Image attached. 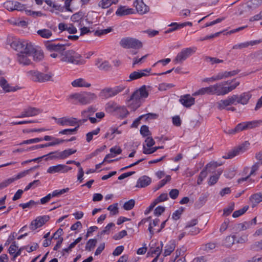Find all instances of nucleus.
I'll list each match as a JSON object with an SVG mask.
<instances>
[{
    "label": "nucleus",
    "mask_w": 262,
    "mask_h": 262,
    "mask_svg": "<svg viewBox=\"0 0 262 262\" xmlns=\"http://www.w3.org/2000/svg\"><path fill=\"white\" fill-rule=\"evenodd\" d=\"M84 17V14L82 12L79 11L72 15L71 19L73 22L79 21V26L82 27L83 26H85L83 19Z\"/></svg>",
    "instance_id": "nucleus-22"
},
{
    "label": "nucleus",
    "mask_w": 262,
    "mask_h": 262,
    "mask_svg": "<svg viewBox=\"0 0 262 262\" xmlns=\"http://www.w3.org/2000/svg\"><path fill=\"white\" fill-rule=\"evenodd\" d=\"M250 143L248 141H245L237 147L235 148L232 150L229 151L228 154L223 156V158L226 159H232L239 154L243 153L246 151Z\"/></svg>",
    "instance_id": "nucleus-6"
},
{
    "label": "nucleus",
    "mask_w": 262,
    "mask_h": 262,
    "mask_svg": "<svg viewBox=\"0 0 262 262\" xmlns=\"http://www.w3.org/2000/svg\"><path fill=\"white\" fill-rule=\"evenodd\" d=\"M163 246V244L162 242H161L160 246H157L155 248L151 247L150 248L149 251L147 253V255H150L151 256H153V254H155L156 255L159 256L162 252Z\"/></svg>",
    "instance_id": "nucleus-34"
},
{
    "label": "nucleus",
    "mask_w": 262,
    "mask_h": 262,
    "mask_svg": "<svg viewBox=\"0 0 262 262\" xmlns=\"http://www.w3.org/2000/svg\"><path fill=\"white\" fill-rule=\"evenodd\" d=\"M139 94V93L138 91H136L133 93L129 99L128 100L129 101H133V102H135V104H130L129 106V107L134 111L138 108L140 105V99L141 98H142V97L140 96V95Z\"/></svg>",
    "instance_id": "nucleus-18"
},
{
    "label": "nucleus",
    "mask_w": 262,
    "mask_h": 262,
    "mask_svg": "<svg viewBox=\"0 0 262 262\" xmlns=\"http://www.w3.org/2000/svg\"><path fill=\"white\" fill-rule=\"evenodd\" d=\"M207 172L206 169L202 170L198 177L197 183L198 185H201L204 179L207 177Z\"/></svg>",
    "instance_id": "nucleus-55"
},
{
    "label": "nucleus",
    "mask_w": 262,
    "mask_h": 262,
    "mask_svg": "<svg viewBox=\"0 0 262 262\" xmlns=\"http://www.w3.org/2000/svg\"><path fill=\"white\" fill-rule=\"evenodd\" d=\"M230 105L228 99L221 100L217 102V107L219 110L225 109L227 106Z\"/></svg>",
    "instance_id": "nucleus-43"
},
{
    "label": "nucleus",
    "mask_w": 262,
    "mask_h": 262,
    "mask_svg": "<svg viewBox=\"0 0 262 262\" xmlns=\"http://www.w3.org/2000/svg\"><path fill=\"white\" fill-rule=\"evenodd\" d=\"M168 199V195L166 193L161 194L158 197H157L155 200V202L156 203L158 204L160 202H164L166 201Z\"/></svg>",
    "instance_id": "nucleus-63"
},
{
    "label": "nucleus",
    "mask_w": 262,
    "mask_h": 262,
    "mask_svg": "<svg viewBox=\"0 0 262 262\" xmlns=\"http://www.w3.org/2000/svg\"><path fill=\"white\" fill-rule=\"evenodd\" d=\"M249 206H245L243 208L234 211L232 214V216L234 218L239 217L244 214L248 209Z\"/></svg>",
    "instance_id": "nucleus-47"
},
{
    "label": "nucleus",
    "mask_w": 262,
    "mask_h": 262,
    "mask_svg": "<svg viewBox=\"0 0 262 262\" xmlns=\"http://www.w3.org/2000/svg\"><path fill=\"white\" fill-rule=\"evenodd\" d=\"M31 42H28L26 40H22L19 39H14L10 44L12 48L14 50L19 52V53L25 51L26 53L27 49L28 46L31 45Z\"/></svg>",
    "instance_id": "nucleus-7"
},
{
    "label": "nucleus",
    "mask_w": 262,
    "mask_h": 262,
    "mask_svg": "<svg viewBox=\"0 0 262 262\" xmlns=\"http://www.w3.org/2000/svg\"><path fill=\"white\" fill-rule=\"evenodd\" d=\"M120 45L125 49H139L143 47L142 42L132 37H124L120 41Z\"/></svg>",
    "instance_id": "nucleus-3"
},
{
    "label": "nucleus",
    "mask_w": 262,
    "mask_h": 262,
    "mask_svg": "<svg viewBox=\"0 0 262 262\" xmlns=\"http://www.w3.org/2000/svg\"><path fill=\"white\" fill-rule=\"evenodd\" d=\"M57 123L60 125L74 126L78 123V120L76 118L62 117L57 120Z\"/></svg>",
    "instance_id": "nucleus-17"
},
{
    "label": "nucleus",
    "mask_w": 262,
    "mask_h": 262,
    "mask_svg": "<svg viewBox=\"0 0 262 262\" xmlns=\"http://www.w3.org/2000/svg\"><path fill=\"white\" fill-rule=\"evenodd\" d=\"M38 202H35L33 200H30L29 202L26 203H21L19 204V206L22 207L23 209H25L27 208H30L32 206L36 204H38Z\"/></svg>",
    "instance_id": "nucleus-56"
},
{
    "label": "nucleus",
    "mask_w": 262,
    "mask_h": 262,
    "mask_svg": "<svg viewBox=\"0 0 262 262\" xmlns=\"http://www.w3.org/2000/svg\"><path fill=\"white\" fill-rule=\"evenodd\" d=\"M180 102L185 107H189L194 104L195 99L189 94L182 96L179 100Z\"/></svg>",
    "instance_id": "nucleus-19"
},
{
    "label": "nucleus",
    "mask_w": 262,
    "mask_h": 262,
    "mask_svg": "<svg viewBox=\"0 0 262 262\" xmlns=\"http://www.w3.org/2000/svg\"><path fill=\"white\" fill-rule=\"evenodd\" d=\"M236 237V236L235 235L227 236L224 241V245L227 247H230L234 244Z\"/></svg>",
    "instance_id": "nucleus-38"
},
{
    "label": "nucleus",
    "mask_w": 262,
    "mask_h": 262,
    "mask_svg": "<svg viewBox=\"0 0 262 262\" xmlns=\"http://www.w3.org/2000/svg\"><path fill=\"white\" fill-rule=\"evenodd\" d=\"M250 250L254 251H258L262 250V239L255 242L250 246Z\"/></svg>",
    "instance_id": "nucleus-45"
},
{
    "label": "nucleus",
    "mask_w": 262,
    "mask_h": 262,
    "mask_svg": "<svg viewBox=\"0 0 262 262\" xmlns=\"http://www.w3.org/2000/svg\"><path fill=\"white\" fill-rule=\"evenodd\" d=\"M46 49L49 52H56L61 53L66 50V46L69 44H61L56 43L53 40H47L44 42Z\"/></svg>",
    "instance_id": "nucleus-5"
},
{
    "label": "nucleus",
    "mask_w": 262,
    "mask_h": 262,
    "mask_svg": "<svg viewBox=\"0 0 262 262\" xmlns=\"http://www.w3.org/2000/svg\"><path fill=\"white\" fill-rule=\"evenodd\" d=\"M46 156L47 157L45 159L46 161L49 160L63 159L61 151L58 150L50 152L46 155Z\"/></svg>",
    "instance_id": "nucleus-28"
},
{
    "label": "nucleus",
    "mask_w": 262,
    "mask_h": 262,
    "mask_svg": "<svg viewBox=\"0 0 262 262\" xmlns=\"http://www.w3.org/2000/svg\"><path fill=\"white\" fill-rule=\"evenodd\" d=\"M252 207H254L257 204L262 201V194L261 193H255L252 195L250 198Z\"/></svg>",
    "instance_id": "nucleus-33"
},
{
    "label": "nucleus",
    "mask_w": 262,
    "mask_h": 262,
    "mask_svg": "<svg viewBox=\"0 0 262 262\" xmlns=\"http://www.w3.org/2000/svg\"><path fill=\"white\" fill-rule=\"evenodd\" d=\"M234 209V203L233 202H232L230 204V205L227 208H225L224 209L223 215L228 216L233 211Z\"/></svg>",
    "instance_id": "nucleus-48"
},
{
    "label": "nucleus",
    "mask_w": 262,
    "mask_h": 262,
    "mask_svg": "<svg viewBox=\"0 0 262 262\" xmlns=\"http://www.w3.org/2000/svg\"><path fill=\"white\" fill-rule=\"evenodd\" d=\"M139 94L142 98H147L148 96V93L146 90V86L145 85H142L138 90Z\"/></svg>",
    "instance_id": "nucleus-57"
},
{
    "label": "nucleus",
    "mask_w": 262,
    "mask_h": 262,
    "mask_svg": "<svg viewBox=\"0 0 262 262\" xmlns=\"http://www.w3.org/2000/svg\"><path fill=\"white\" fill-rule=\"evenodd\" d=\"M40 184L39 180H36L30 183L25 188L24 191H26L31 188H34Z\"/></svg>",
    "instance_id": "nucleus-60"
},
{
    "label": "nucleus",
    "mask_w": 262,
    "mask_h": 262,
    "mask_svg": "<svg viewBox=\"0 0 262 262\" xmlns=\"http://www.w3.org/2000/svg\"><path fill=\"white\" fill-rule=\"evenodd\" d=\"M97 241L96 239H90L86 243L85 250L89 251L92 250L96 246Z\"/></svg>",
    "instance_id": "nucleus-42"
},
{
    "label": "nucleus",
    "mask_w": 262,
    "mask_h": 262,
    "mask_svg": "<svg viewBox=\"0 0 262 262\" xmlns=\"http://www.w3.org/2000/svg\"><path fill=\"white\" fill-rule=\"evenodd\" d=\"M174 248L175 246L174 244L167 245L165 247V249L164 250V252L163 254L164 256H166L169 255L173 251Z\"/></svg>",
    "instance_id": "nucleus-54"
},
{
    "label": "nucleus",
    "mask_w": 262,
    "mask_h": 262,
    "mask_svg": "<svg viewBox=\"0 0 262 262\" xmlns=\"http://www.w3.org/2000/svg\"><path fill=\"white\" fill-rule=\"evenodd\" d=\"M47 173L54 174L55 173H63V164H58L55 166H52L47 169Z\"/></svg>",
    "instance_id": "nucleus-32"
},
{
    "label": "nucleus",
    "mask_w": 262,
    "mask_h": 262,
    "mask_svg": "<svg viewBox=\"0 0 262 262\" xmlns=\"http://www.w3.org/2000/svg\"><path fill=\"white\" fill-rule=\"evenodd\" d=\"M134 13V10L132 8H126V6H120L116 12V15L122 16Z\"/></svg>",
    "instance_id": "nucleus-23"
},
{
    "label": "nucleus",
    "mask_w": 262,
    "mask_h": 262,
    "mask_svg": "<svg viewBox=\"0 0 262 262\" xmlns=\"http://www.w3.org/2000/svg\"><path fill=\"white\" fill-rule=\"evenodd\" d=\"M169 27H171V28L167 29L165 31V33H169L171 32L174 31L179 29L182 28L184 27V24H180L177 23H172L170 25H168Z\"/></svg>",
    "instance_id": "nucleus-36"
},
{
    "label": "nucleus",
    "mask_w": 262,
    "mask_h": 262,
    "mask_svg": "<svg viewBox=\"0 0 262 262\" xmlns=\"http://www.w3.org/2000/svg\"><path fill=\"white\" fill-rule=\"evenodd\" d=\"M148 75L147 74L141 72L140 70H138L137 71H134L131 73L129 76V79L127 80V81H131L132 80H136L139 79L142 77L147 76Z\"/></svg>",
    "instance_id": "nucleus-29"
},
{
    "label": "nucleus",
    "mask_w": 262,
    "mask_h": 262,
    "mask_svg": "<svg viewBox=\"0 0 262 262\" xmlns=\"http://www.w3.org/2000/svg\"><path fill=\"white\" fill-rule=\"evenodd\" d=\"M213 95L212 85L208 87L202 88L196 91L193 94V96L203 95Z\"/></svg>",
    "instance_id": "nucleus-27"
},
{
    "label": "nucleus",
    "mask_w": 262,
    "mask_h": 262,
    "mask_svg": "<svg viewBox=\"0 0 262 262\" xmlns=\"http://www.w3.org/2000/svg\"><path fill=\"white\" fill-rule=\"evenodd\" d=\"M112 31V29L111 28H108L105 29L100 30H96L94 32V35L95 36H100L104 34H106Z\"/></svg>",
    "instance_id": "nucleus-58"
},
{
    "label": "nucleus",
    "mask_w": 262,
    "mask_h": 262,
    "mask_svg": "<svg viewBox=\"0 0 262 262\" xmlns=\"http://www.w3.org/2000/svg\"><path fill=\"white\" fill-rule=\"evenodd\" d=\"M259 162H256L251 167V170L250 171V174L245 178H242L239 179L237 180L238 183H241L244 181H246L251 176L254 175L255 174V172L258 170L259 167Z\"/></svg>",
    "instance_id": "nucleus-30"
},
{
    "label": "nucleus",
    "mask_w": 262,
    "mask_h": 262,
    "mask_svg": "<svg viewBox=\"0 0 262 262\" xmlns=\"http://www.w3.org/2000/svg\"><path fill=\"white\" fill-rule=\"evenodd\" d=\"M118 0H101L99 3V6L101 7L103 9L108 8L112 4H116L118 3Z\"/></svg>",
    "instance_id": "nucleus-35"
},
{
    "label": "nucleus",
    "mask_w": 262,
    "mask_h": 262,
    "mask_svg": "<svg viewBox=\"0 0 262 262\" xmlns=\"http://www.w3.org/2000/svg\"><path fill=\"white\" fill-rule=\"evenodd\" d=\"M50 219L49 215L39 216L32 221L29 226L30 230L34 231L38 228L42 226Z\"/></svg>",
    "instance_id": "nucleus-9"
},
{
    "label": "nucleus",
    "mask_w": 262,
    "mask_h": 262,
    "mask_svg": "<svg viewBox=\"0 0 262 262\" xmlns=\"http://www.w3.org/2000/svg\"><path fill=\"white\" fill-rule=\"evenodd\" d=\"M262 4V0H250L248 1L245 7V11L248 9V10H254L258 8Z\"/></svg>",
    "instance_id": "nucleus-24"
},
{
    "label": "nucleus",
    "mask_w": 262,
    "mask_h": 262,
    "mask_svg": "<svg viewBox=\"0 0 262 262\" xmlns=\"http://www.w3.org/2000/svg\"><path fill=\"white\" fill-rule=\"evenodd\" d=\"M63 231L61 228H59L52 235L51 239H57L61 238V236L63 234Z\"/></svg>",
    "instance_id": "nucleus-64"
},
{
    "label": "nucleus",
    "mask_w": 262,
    "mask_h": 262,
    "mask_svg": "<svg viewBox=\"0 0 262 262\" xmlns=\"http://www.w3.org/2000/svg\"><path fill=\"white\" fill-rule=\"evenodd\" d=\"M125 86L120 85L114 88H105L102 90L99 96L103 99H107L115 96L125 89Z\"/></svg>",
    "instance_id": "nucleus-4"
},
{
    "label": "nucleus",
    "mask_w": 262,
    "mask_h": 262,
    "mask_svg": "<svg viewBox=\"0 0 262 262\" xmlns=\"http://www.w3.org/2000/svg\"><path fill=\"white\" fill-rule=\"evenodd\" d=\"M30 79L34 82L43 83L48 81H53L52 78L53 75L52 73L46 74L38 71L30 70L27 72Z\"/></svg>",
    "instance_id": "nucleus-2"
},
{
    "label": "nucleus",
    "mask_w": 262,
    "mask_h": 262,
    "mask_svg": "<svg viewBox=\"0 0 262 262\" xmlns=\"http://www.w3.org/2000/svg\"><path fill=\"white\" fill-rule=\"evenodd\" d=\"M211 85L212 88L213 95L223 96L229 93L228 87L224 86L222 82L217 83L214 85Z\"/></svg>",
    "instance_id": "nucleus-12"
},
{
    "label": "nucleus",
    "mask_w": 262,
    "mask_h": 262,
    "mask_svg": "<svg viewBox=\"0 0 262 262\" xmlns=\"http://www.w3.org/2000/svg\"><path fill=\"white\" fill-rule=\"evenodd\" d=\"M71 84L73 87L89 88L91 85V83L87 82L85 79L81 78L75 79L72 82Z\"/></svg>",
    "instance_id": "nucleus-26"
},
{
    "label": "nucleus",
    "mask_w": 262,
    "mask_h": 262,
    "mask_svg": "<svg viewBox=\"0 0 262 262\" xmlns=\"http://www.w3.org/2000/svg\"><path fill=\"white\" fill-rule=\"evenodd\" d=\"M140 132L141 135L144 137L151 135L148 127L145 125L141 126Z\"/></svg>",
    "instance_id": "nucleus-50"
},
{
    "label": "nucleus",
    "mask_w": 262,
    "mask_h": 262,
    "mask_svg": "<svg viewBox=\"0 0 262 262\" xmlns=\"http://www.w3.org/2000/svg\"><path fill=\"white\" fill-rule=\"evenodd\" d=\"M183 211L184 208L181 207L178 210H177L173 213L172 215V218L174 220H177L179 219Z\"/></svg>",
    "instance_id": "nucleus-59"
},
{
    "label": "nucleus",
    "mask_w": 262,
    "mask_h": 262,
    "mask_svg": "<svg viewBox=\"0 0 262 262\" xmlns=\"http://www.w3.org/2000/svg\"><path fill=\"white\" fill-rule=\"evenodd\" d=\"M97 97L94 93L87 92L82 93L81 96L80 103L82 104H86L91 103L97 99Z\"/></svg>",
    "instance_id": "nucleus-16"
},
{
    "label": "nucleus",
    "mask_w": 262,
    "mask_h": 262,
    "mask_svg": "<svg viewBox=\"0 0 262 262\" xmlns=\"http://www.w3.org/2000/svg\"><path fill=\"white\" fill-rule=\"evenodd\" d=\"M0 86L6 92H10L9 89L11 88V86L4 77H1L0 78Z\"/></svg>",
    "instance_id": "nucleus-40"
},
{
    "label": "nucleus",
    "mask_w": 262,
    "mask_h": 262,
    "mask_svg": "<svg viewBox=\"0 0 262 262\" xmlns=\"http://www.w3.org/2000/svg\"><path fill=\"white\" fill-rule=\"evenodd\" d=\"M79 126L80 124H78L74 128L64 129L63 130L60 131L59 134L61 135H72L73 133L77 132Z\"/></svg>",
    "instance_id": "nucleus-44"
},
{
    "label": "nucleus",
    "mask_w": 262,
    "mask_h": 262,
    "mask_svg": "<svg viewBox=\"0 0 262 262\" xmlns=\"http://www.w3.org/2000/svg\"><path fill=\"white\" fill-rule=\"evenodd\" d=\"M163 148H164V147L163 146H156V147H154L152 148L150 147L149 148H147L145 146V145H143V152L144 154L149 155V154H151L155 152L159 149H162Z\"/></svg>",
    "instance_id": "nucleus-41"
},
{
    "label": "nucleus",
    "mask_w": 262,
    "mask_h": 262,
    "mask_svg": "<svg viewBox=\"0 0 262 262\" xmlns=\"http://www.w3.org/2000/svg\"><path fill=\"white\" fill-rule=\"evenodd\" d=\"M251 226V223H249L248 222H244L242 223L235 224L234 228L239 231H243L249 228Z\"/></svg>",
    "instance_id": "nucleus-39"
},
{
    "label": "nucleus",
    "mask_w": 262,
    "mask_h": 262,
    "mask_svg": "<svg viewBox=\"0 0 262 262\" xmlns=\"http://www.w3.org/2000/svg\"><path fill=\"white\" fill-rule=\"evenodd\" d=\"M63 57L61 61L72 63L75 64L83 63V60L81 59V56L74 51L68 50L61 52Z\"/></svg>",
    "instance_id": "nucleus-1"
},
{
    "label": "nucleus",
    "mask_w": 262,
    "mask_h": 262,
    "mask_svg": "<svg viewBox=\"0 0 262 262\" xmlns=\"http://www.w3.org/2000/svg\"><path fill=\"white\" fill-rule=\"evenodd\" d=\"M96 64L98 66V68L101 70L108 71L111 68V65L107 61H104L99 65L98 64V62L96 63Z\"/></svg>",
    "instance_id": "nucleus-53"
},
{
    "label": "nucleus",
    "mask_w": 262,
    "mask_h": 262,
    "mask_svg": "<svg viewBox=\"0 0 262 262\" xmlns=\"http://www.w3.org/2000/svg\"><path fill=\"white\" fill-rule=\"evenodd\" d=\"M137 12L140 14H144L149 11V8L144 4L143 0H136L134 3Z\"/></svg>",
    "instance_id": "nucleus-15"
},
{
    "label": "nucleus",
    "mask_w": 262,
    "mask_h": 262,
    "mask_svg": "<svg viewBox=\"0 0 262 262\" xmlns=\"http://www.w3.org/2000/svg\"><path fill=\"white\" fill-rule=\"evenodd\" d=\"M196 50V48H187L183 49L178 54L174 61L177 62H182L193 53L195 52Z\"/></svg>",
    "instance_id": "nucleus-8"
},
{
    "label": "nucleus",
    "mask_w": 262,
    "mask_h": 262,
    "mask_svg": "<svg viewBox=\"0 0 262 262\" xmlns=\"http://www.w3.org/2000/svg\"><path fill=\"white\" fill-rule=\"evenodd\" d=\"M135 204V201L133 199H130L126 202L123 205V208L125 210H130L133 208Z\"/></svg>",
    "instance_id": "nucleus-49"
},
{
    "label": "nucleus",
    "mask_w": 262,
    "mask_h": 262,
    "mask_svg": "<svg viewBox=\"0 0 262 262\" xmlns=\"http://www.w3.org/2000/svg\"><path fill=\"white\" fill-rule=\"evenodd\" d=\"M4 7L10 11H14V1H7L4 4Z\"/></svg>",
    "instance_id": "nucleus-62"
},
{
    "label": "nucleus",
    "mask_w": 262,
    "mask_h": 262,
    "mask_svg": "<svg viewBox=\"0 0 262 262\" xmlns=\"http://www.w3.org/2000/svg\"><path fill=\"white\" fill-rule=\"evenodd\" d=\"M31 55H27L25 51L17 54V61L24 66H28L32 63L31 60L28 58Z\"/></svg>",
    "instance_id": "nucleus-21"
},
{
    "label": "nucleus",
    "mask_w": 262,
    "mask_h": 262,
    "mask_svg": "<svg viewBox=\"0 0 262 262\" xmlns=\"http://www.w3.org/2000/svg\"><path fill=\"white\" fill-rule=\"evenodd\" d=\"M37 33L41 37L46 39L49 38L52 35L51 31L46 29L38 30Z\"/></svg>",
    "instance_id": "nucleus-37"
},
{
    "label": "nucleus",
    "mask_w": 262,
    "mask_h": 262,
    "mask_svg": "<svg viewBox=\"0 0 262 262\" xmlns=\"http://www.w3.org/2000/svg\"><path fill=\"white\" fill-rule=\"evenodd\" d=\"M107 210L110 211L111 215H115L118 213V203L113 204L107 207Z\"/></svg>",
    "instance_id": "nucleus-52"
},
{
    "label": "nucleus",
    "mask_w": 262,
    "mask_h": 262,
    "mask_svg": "<svg viewBox=\"0 0 262 262\" xmlns=\"http://www.w3.org/2000/svg\"><path fill=\"white\" fill-rule=\"evenodd\" d=\"M118 109L121 110L122 113L125 114V117L128 114L126 108L124 107L121 108L114 102H109L105 105L106 111L110 113H113Z\"/></svg>",
    "instance_id": "nucleus-14"
},
{
    "label": "nucleus",
    "mask_w": 262,
    "mask_h": 262,
    "mask_svg": "<svg viewBox=\"0 0 262 262\" xmlns=\"http://www.w3.org/2000/svg\"><path fill=\"white\" fill-rule=\"evenodd\" d=\"M40 112L39 110L36 107H29L25 109L24 111L21 113L20 115L17 116L16 117L18 118H21L33 117L37 115L40 113Z\"/></svg>",
    "instance_id": "nucleus-13"
},
{
    "label": "nucleus",
    "mask_w": 262,
    "mask_h": 262,
    "mask_svg": "<svg viewBox=\"0 0 262 262\" xmlns=\"http://www.w3.org/2000/svg\"><path fill=\"white\" fill-rule=\"evenodd\" d=\"M69 191V188L62 189L61 190H55L50 193L52 198L58 197L62 195V194L68 192Z\"/></svg>",
    "instance_id": "nucleus-46"
},
{
    "label": "nucleus",
    "mask_w": 262,
    "mask_h": 262,
    "mask_svg": "<svg viewBox=\"0 0 262 262\" xmlns=\"http://www.w3.org/2000/svg\"><path fill=\"white\" fill-rule=\"evenodd\" d=\"M261 122V121L259 120L240 123L235 127V131L238 133L244 130L253 128L257 126Z\"/></svg>",
    "instance_id": "nucleus-10"
},
{
    "label": "nucleus",
    "mask_w": 262,
    "mask_h": 262,
    "mask_svg": "<svg viewBox=\"0 0 262 262\" xmlns=\"http://www.w3.org/2000/svg\"><path fill=\"white\" fill-rule=\"evenodd\" d=\"M26 54L29 55L33 56V59L35 61H40L43 58V52L41 50L36 49L32 43L28 46Z\"/></svg>",
    "instance_id": "nucleus-11"
},
{
    "label": "nucleus",
    "mask_w": 262,
    "mask_h": 262,
    "mask_svg": "<svg viewBox=\"0 0 262 262\" xmlns=\"http://www.w3.org/2000/svg\"><path fill=\"white\" fill-rule=\"evenodd\" d=\"M170 180H171L170 176L169 175L166 176V177L165 179H164L160 181V182L159 183V184L157 186V187L156 189V190L163 187L166 184V183L170 181Z\"/></svg>",
    "instance_id": "nucleus-61"
},
{
    "label": "nucleus",
    "mask_w": 262,
    "mask_h": 262,
    "mask_svg": "<svg viewBox=\"0 0 262 262\" xmlns=\"http://www.w3.org/2000/svg\"><path fill=\"white\" fill-rule=\"evenodd\" d=\"M241 72V70L237 69L235 70H233L232 71H224L222 72H220L218 73V79H220V80H222L224 78H229L233 76L236 75L239 72Z\"/></svg>",
    "instance_id": "nucleus-25"
},
{
    "label": "nucleus",
    "mask_w": 262,
    "mask_h": 262,
    "mask_svg": "<svg viewBox=\"0 0 262 262\" xmlns=\"http://www.w3.org/2000/svg\"><path fill=\"white\" fill-rule=\"evenodd\" d=\"M151 183V179L147 176L141 177L137 180L136 187L144 188L149 185Z\"/></svg>",
    "instance_id": "nucleus-20"
},
{
    "label": "nucleus",
    "mask_w": 262,
    "mask_h": 262,
    "mask_svg": "<svg viewBox=\"0 0 262 262\" xmlns=\"http://www.w3.org/2000/svg\"><path fill=\"white\" fill-rule=\"evenodd\" d=\"M251 97V94H250V93H243L241 95H238L237 103H241L243 105L246 104L248 103Z\"/></svg>",
    "instance_id": "nucleus-31"
},
{
    "label": "nucleus",
    "mask_w": 262,
    "mask_h": 262,
    "mask_svg": "<svg viewBox=\"0 0 262 262\" xmlns=\"http://www.w3.org/2000/svg\"><path fill=\"white\" fill-rule=\"evenodd\" d=\"M96 109L93 108L92 106L88 107L86 110H84L81 113V115L82 117H88L91 116L95 112H96Z\"/></svg>",
    "instance_id": "nucleus-51"
}]
</instances>
